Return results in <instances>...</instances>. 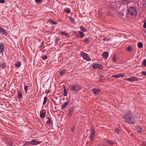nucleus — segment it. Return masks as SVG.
I'll return each mask as SVG.
<instances>
[{"label": "nucleus", "instance_id": "f257e3e1", "mask_svg": "<svg viewBox=\"0 0 146 146\" xmlns=\"http://www.w3.org/2000/svg\"><path fill=\"white\" fill-rule=\"evenodd\" d=\"M123 118L126 122L129 123H133L135 121V115L130 111H129L125 114Z\"/></svg>", "mask_w": 146, "mask_h": 146}, {"label": "nucleus", "instance_id": "f03ea898", "mask_svg": "<svg viewBox=\"0 0 146 146\" xmlns=\"http://www.w3.org/2000/svg\"><path fill=\"white\" fill-rule=\"evenodd\" d=\"M128 12L130 15H135L137 13L136 8L134 7H131L129 8L128 9Z\"/></svg>", "mask_w": 146, "mask_h": 146}, {"label": "nucleus", "instance_id": "7ed1b4c3", "mask_svg": "<svg viewBox=\"0 0 146 146\" xmlns=\"http://www.w3.org/2000/svg\"><path fill=\"white\" fill-rule=\"evenodd\" d=\"M81 89V87L77 84H75L71 86L70 90L72 91H76Z\"/></svg>", "mask_w": 146, "mask_h": 146}, {"label": "nucleus", "instance_id": "20e7f679", "mask_svg": "<svg viewBox=\"0 0 146 146\" xmlns=\"http://www.w3.org/2000/svg\"><path fill=\"white\" fill-rule=\"evenodd\" d=\"M81 54L84 59L88 61L90 60V58L87 54L84 52H82L81 53Z\"/></svg>", "mask_w": 146, "mask_h": 146}, {"label": "nucleus", "instance_id": "39448f33", "mask_svg": "<svg viewBox=\"0 0 146 146\" xmlns=\"http://www.w3.org/2000/svg\"><path fill=\"white\" fill-rule=\"evenodd\" d=\"M32 145H38L41 143L40 141H37L35 139H33L31 141Z\"/></svg>", "mask_w": 146, "mask_h": 146}, {"label": "nucleus", "instance_id": "423d86ee", "mask_svg": "<svg viewBox=\"0 0 146 146\" xmlns=\"http://www.w3.org/2000/svg\"><path fill=\"white\" fill-rule=\"evenodd\" d=\"M93 67L94 68H99V69H102L103 68L102 66L98 64H94Z\"/></svg>", "mask_w": 146, "mask_h": 146}, {"label": "nucleus", "instance_id": "0eeeda50", "mask_svg": "<svg viewBox=\"0 0 146 146\" xmlns=\"http://www.w3.org/2000/svg\"><path fill=\"white\" fill-rule=\"evenodd\" d=\"M125 76V75L123 74H120L117 75H114L112 76L113 78H119L120 77H124Z\"/></svg>", "mask_w": 146, "mask_h": 146}, {"label": "nucleus", "instance_id": "6e6552de", "mask_svg": "<svg viewBox=\"0 0 146 146\" xmlns=\"http://www.w3.org/2000/svg\"><path fill=\"white\" fill-rule=\"evenodd\" d=\"M127 80L129 81H134L138 80L137 78L135 77H131L130 78L127 79Z\"/></svg>", "mask_w": 146, "mask_h": 146}, {"label": "nucleus", "instance_id": "1a4fd4ad", "mask_svg": "<svg viewBox=\"0 0 146 146\" xmlns=\"http://www.w3.org/2000/svg\"><path fill=\"white\" fill-rule=\"evenodd\" d=\"M5 142L7 145H8L10 146H12L13 145V142L11 141L10 139L6 140Z\"/></svg>", "mask_w": 146, "mask_h": 146}, {"label": "nucleus", "instance_id": "9d476101", "mask_svg": "<svg viewBox=\"0 0 146 146\" xmlns=\"http://www.w3.org/2000/svg\"><path fill=\"white\" fill-rule=\"evenodd\" d=\"M92 91L95 94H98L100 91V90L98 89H93Z\"/></svg>", "mask_w": 146, "mask_h": 146}, {"label": "nucleus", "instance_id": "9b49d317", "mask_svg": "<svg viewBox=\"0 0 146 146\" xmlns=\"http://www.w3.org/2000/svg\"><path fill=\"white\" fill-rule=\"evenodd\" d=\"M0 33L6 35L7 33L6 31L3 28L0 27Z\"/></svg>", "mask_w": 146, "mask_h": 146}, {"label": "nucleus", "instance_id": "f8f14e48", "mask_svg": "<svg viewBox=\"0 0 146 146\" xmlns=\"http://www.w3.org/2000/svg\"><path fill=\"white\" fill-rule=\"evenodd\" d=\"M109 55L108 53L107 52H105L102 55V57L104 58H107Z\"/></svg>", "mask_w": 146, "mask_h": 146}, {"label": "nucleus", "instance_id": "ddd939ff", "mask_svg": "<svg viewBox=\"0 0 146 146\" xmlns=\"http://www.w3.org/2000/svg\"><path fill=\"white\" fill-rule=\"evenodd\" d=\"M74 110V108L73 107H72L69 109V117H70L71 116L72 114L73 113Z\"/></svg>", "mask_w": 146, "mask_h": 146}, {"label": "nucleus", "instance_id": "4468645a", "mask_svg": "<svg viewBox=\"0 0 146 146\" xmlns=\"http://www.w3.org/2000/svg\"><path fill=\"white\" fill-rule=\"evenodd\" d=\"M69 102L68 101H67L65 103H64L62 106L61 109H63L65 107H66V106H67V105H68Z\"/></svg>", "mask_w": 146, "mask_h": 146}, {"label": "nucleus", "instance_id": "2eb2a0df", "mask_svg": "<svg viewBox=\"0 0 146 146\" xmlns=\"http://www.w3.org/2000/svg\"><path fill=\"white\" fill-rule=\"evenodd\" d=\"M136 128L137 130L140 132H142L143 131L142 128L139 126L137 125L136 127Z\"/></svg>", "mask_w": 146, "mask_h": 146}, {"label": "nucleus", "instance_id": "dca6fc26", "mask_svg": "<svg viewBox=\"0 0 146 146\" xmlns=\"http://www.w3.org/2000/svg\"><path fill=\"white\" fill-rule=\"evenodd\" d=\"M4 46L2 44H0V52H3L4 51Z\"/></svg>", "mask_w": 146, "mask_h": 146}, {"label": "nucleus", "instance_id": "f3484780", "mask_svg": "<svg viewBox=\"0 0 146 146\" xmlns=\"http://www.w3.org/2000/svg\"><path fill=\"white\" fill-rule=\"evenodd\" d=\"M66 72H67L66 70L63 69L60 71V74L61 75H62L65 74Z\"/></svg>", "mask_w": 146, "mask_h": 146}, {"label": "nucleus", "instance_id": "a211bd4d", "mask_svg": "<svg viewBox=\"0 0 146 146\" xmlns=\"http://www.w3.org/2000/svg\"><path fill=\"white\" fill-rule=\"evenodd\" d=\"M45 113L44 112H40V117L42 118H44L45 115Z\"/></svg>", "mask_w": 146, "mask_h": 146}, {"label": "nucleus", "instance_id": "6ab92c4d", "mask_svg": "<svg viewBox=\"0 0 146 146\" xmlns=\"http://www.w3.org/2000/svg\"><path fill=\"white\" fill-rule=\"evenodd\" d=\"M78 33L79 34L80 37L81 38H82L84 36V34L82 32L80 31H79Z\"/></svg>", "mask_w": 146, "mask_h": 146}, {"label": "nucleus", "instance_id": "aec40b11", "mask_svg": "<svg viewBox=\"0 0 146 146\" xmlns=\"http://www.w3.org/2000/svg\"><path fill=\"white\" fill-rule=\"evenodd\" d=\"M119 16L121 18L123 19L124 17V15L122 13L119 12L118 13Z\"/></svg>", "mask_w": 146, "mask_h": 146}, {"label": "nucleus", "instance_id": "412c9836", "mask_svg": "<svg viewBox=\"0 0 146 146\" xmlns=\"http://www.w3.org/2000/svg\"><path fill=\"white\" fill-rule=\"evenodd\" d=\"M0 66L2 68H4L6 66V64L4 62H1L0 64Z\"/></svg>", "mask_w": 146, "mask_h": 146}, {"label": "nucleus", "instance_id": "4be33fe9", "mask_svg": "<svg viewBox=\"0 0 146 146\" xmlns=\"http://www.w3.org/2000/svg\"><path fill=\"white\" fill-rule=\"evenodd\" d=\"M127 50L128 51L131 52L133 51V48L131 46H129L128 47Z\"/></svg>", "mask_w": 146, "mask_h": 146}, {"label": "nucleus", "instance_id": "5701e85b", "mask_svg": "<svg viewBox=\"0 0 146 146\" xmlns=\"http://www.w3.org/2000/svg\"><path fill=\"white\" fill-rule=\"evenodd\" d=\"M143 46V44L141 42H139L138 43V46L139 48H142Z\"/></svg>", "mask_w": 146, "mask_h": 146}, {"label": "nucleus", "instance_id": "b1692460", "mask_svg": "<svg viewBox=\"0 0 146 146\" xmlns=\"http://www.w3.org/2000/svg\"><path fill=\"white\" fill-rule=\"evenodd\" d=\"M21 65V62L19 61H18L17 63H15V66L17 67H20Z\"/></svg>", "mask_w": 146, "mask_h": 146}, {"label": "nucleus", "instance_id": "393cba45", "mask_svg": "<svg viewBox=\"0 0 146 146\" xmlns=\"http://www.w3.org/2000/svg\"><path fill=\"white\" fill-rule=\"evenodd\" d=\"M94 136L95 134H91L90 135V139L91 141H93Z\"/></svg>", "mask_w": 146, "mask_h": 146}, {"label": "nucleus", "instance_id": "a878e982", "mask_svg": "<svg viewBox=\"0 0 146 146\" xmlns=\"http://www.w3.org/2000/svg\"><path fill=\"white\" fill-rule=\"evenodd\" d=\"M18 98L19 99H21L22 97L21 93L20 91H19L18 92Z\"/></svg>", "mask_w": 146, "mask_h": 146}, {"label": "nucleus", "instance_id": "bb28decb", "mask_svg": "<svg viewBox=\"0 0 146 146\" xmlns=\"http://www.w3.org/2000/svg\"><path fill=\"white\" fill-rule=\"evenodd\" d=\"M60 34H61L63 35H65V36H68L69 35L68 33L66 32H60Z\"/></svg>", "mask_w": 146, "mask_h": 146}, {"label": "nucleus", "instance_id": "cd10ccee", "mask_svg": "<svg viewBox=\"0 0 146 146\" xmlns=\"http://www.w3.org/2000/svg\"><path fill=\"white\" fill-rule=\"evenodd\" d=\"M47 100V98L46 97H44V102H43V105H45L46 104Z\"/></svg>", "mask_w": 146, "mask_h": 146}, {"label": "nucleus", "instance_id": "c85d7f7f", "mask_svg": "<svg viewBox=\"0 0 146 146\" xmlns=\"http://www.w3.org/2000/svg\"><path fill=\"white\" fill-rule=\"evenodd\" d=\"M32 145V143L31 141H26L25 143V144L24 145V146L25 145Z\"/></svg>", "mask_w": 146, "mask_h": 146}, {"label": "nucleus", "instance_id": "c756f323", "mask_svg": "<svg viewBox=\"0 0 146 146\" xmlns=\"http://www.w3.org/2000/svg\"><path fill=\"white\" fill-rule=\"evenodd\" d=\"M50 23L52 24H54V25H56L57 23L56 22L54 21L53 20L50 19Z\"/></svg>", "mask_w": 146, "mask_h": 146}, {"label": "nucleus", "instance_id": "7c9ffc66", "mask_svg": "<svg viewBox=\"0 0 146 146\" xmlns=\"http://www.w3.org/2000/svg\"><path fill=\"white\" fill-rule=\"evenodd\" d=\"M113 61L115 62H116L117 61V58L116 55H115L113 56Z\"/></svg>", "mask_w": 146, "mask_h": 146}, {"label": "nucleus", "instance_id": "2f4dec72", "mask_svg": "<svg viewBox=\"0 0 146 146\" xmlns=\"http://www.w3.org/2000/svg\"><path fill=\"white\" fill-rule=\"evenodd\" d=\"M28 86H25V92L26 93H27V90H28Z\"/></svg>", "mask_w": 146, "mask_h": 146}, {"label": "nucleus", "instance_id": "473e14b6", "mask_svg": "<svg viewBox=\"0 0 146 146\" xmlns=\"http://www.w3.org/2000/svg\"><path fill=\"white\" fill-rule=\"evenodd\" d=\"M46 122L47 124H48L50 125L52 123V122L50 119H49Z\"/></svg>", "mask_w": 146, "mask_h": 146}, {"label": "nucleus", "instance_id": "72a5a7b5", "mask_svg": "<svg viewBox=\"0 0 146 146\" xmlns=\"http://www.w3.org/2000/svg\"><path fill=\"white\" fill-rule=\"evenodd\" d=\"M143 2L144 6L146 7V0H143Z\"/></svg>", "mask_w": 146, "mask_h": 146}, {"label": "nucleus", "instance_id": "f704fd0d", "mask_svg": "<svg viewBox=\"0 0 146 146\" xmlns=\"http://www.w3.org/2000/svg\"><path fill=\"white\" fill-rule=\"evenodd\" d=\"M58 38L57 37H55V44H57L58 43Z\"/></svg>", "mask_w": 146, "mask_h": 146}, {"label": "nucleus", "instance_id": "c9c22d12", "mask_svg": "<svg viewBox=\"0 0 146 146\" xmlns=\"http://www.w3.org/2000/svg\"><path fill=\"white\" fill-rule=\"evenodd\" d=\"M120 131V129L119 128H116L115 129V132H116V133H118L119 131Z\"/></svg>", "mask_w": 146, "mask_h": 146}, {"label": "nucleus", "instance_id": "e433bc0d", "mask_svg": "<svg viewBox=\"0 0 146 146\" xmlns=\"http://www.w3.org/2000/svg\"><path fill=\"white\" fill-rule=\"evenodd\" d=\"M68 92L66 90H64V96H66L67 95Z\"/></svg>", "mask_w": 146, "mask_h": 146}, {"label": "nucleus", "instance_id": "4c0bfd02", "mask_svg": "<svg viewBox=\"0 0 146 146\" xmlns=\"http://www.w3.org/2000/svg\"><path fill=\"white\" fill-rule=\"evenodd\" d=\"M143 63L144 65L145 66H146V59H144L143 60Z\"/></svg>", "mask_w": 146, "mask_h": 146}, {"label": "nucleus", "instance_id": "58836bf2", "mask_svg": "<svg viewBox=\"0 0 146 146\" xmlns=\"http://www.w3.org/2000/svg\"><path fill=\"white\" fill-rule=\"evenodd\" d=\"M80 28V29H81V31H84V32L85 31V30L84 27H81Z\"/></svg>", "mask_w": 146, "mask_h": 146}, {"label": "nucleus", "instance_id": "ea45409f", "mask_svg": "<svg viewBox=\"0 0 146 146\" xmlns=\"http://www.w3.org/2000/svg\"><path fill=\"white\" fill-rule=\"evenodd\" d=\"M70 22L72 23H74V20L71 17H70Z\"/></svg>", "mask_w": 146, "mask_h": 146}, {"label": "nucleus", "instance_id": "a19ab883", "mask_svg": "<svg viewBox=\"0 0 146 146\" xmlns=\"http://www.w3.org/2000/svg\"><path fill=\"white\" fill-rule=\"evenodd\" d=\"M108 142L110 145H112L113 144V143L111 141H110V140H109V141H108Z\"/></svg>", "mask_w": 146, "mask_h": 146}, {"label": "nucleus", "instance_id": "79ce46f5", "mask_svg": "<svg viewBox=\"0 0 146 146\" xmlns=\"http://www.w3.org/2000/svg\"><path fill=\"white\" fill-rule=\"evenodd\" d=\"M110 38H105L103 39V40L104 41H108V40H109L110 39Z\"/></svg>", "mask_w": 146, "mask_h": 146}, {"label": "nucleus", "instance_id": "37998d69", "mask_svg": "<svg viewBox=\"0 0 146 146\" xmlns=\"http://www.w3.org/2000/svg\"><path fill=\"white\" fill-rule=\"evenodd\" d=\"M42 57L43 59H46L47 58V56L46 55H44V56H42Z\"/></svg>", "mask_w": 146, "mask_h": 146}, {"label": "nucleus", "instance_id": "c03bdc74", "mask_svg": "<svg viewBox=\"0 0 146 146\" xmlns=\"http://www.w3.org/2000/svg\"><path fill=\"white\" fill-rule=\"evenodd\" d=\"M65 11L67 13H70V9H66V10Z\"/></svg>", "mask_w": 146, "mask_h": 146}, {"label": "nucleus", "instance_id": "a18cd8bd", "mask_svg": "<svg viewBox=\"0 0 146 146\" xmlns=\"http://www.w3.org/2000/svg\"><path fill=\"white\" fill-rule=\"evenodd\" d=\"M40 47H44V43H43V42H42L41 43V44L40 45Z\"/></svg>", "mask_w": 146, "mask_h": 146}, {"label": "nucleus", "instance_id": "49530a36", "mask_svg": "<svg viewBox=\"0 0 146 146\" xmlns=\"http://www.w3.org/2000/svg\"><path fill=\"white\" fill-rule=\"evenodd\" d=\"M75 127L73 126L71 129V131L72 132H73L74 131V129H75Z\"/></svg>", "mask_w": 146, "mask_h": 146}, {"label": "nucleus", "instance_id": "de8ad7c7", "mask_svg": "<svg viewBox=\"0 0 146 146\" xmlns=\"http://www.w3.org/2000/svg\"><path fill=\"white\" fill-rule=\"evenodd\" d=\"M5 2V0H0V3H3Z\"/></svg>", "mask_w": 146, "mask_h": 146}, {"label": "nucleus", "instance_id": "09e8293b", "mask_svg": "<svg viewBox=\"0 0 146 146\" xmlns=\"http://www.w3.org/2000/svg\"><path fill=\"white\" fill-rule=\"evenodd\" d=\"M143 27L146 29V22H145L144 24V25H143Z\"/></svg>", "mask_w": 146, "mask_h": 146}, {"label": "nucleus", "instance_id": "8fccbe9b", "mask_svg": "<svg viewBox=\"0 0 146 146\" xmlns=\"http://www.w3.org/2000/svg\"><path fill=\"white\" fill-rule=\"evenodd\" d=\"M84 41L86 42H87L88 41V39L87 38H85L84 39Z\"/></svg>", "mask_w": 146, "mask_h": 146}, {"label": "nucleus", "instance_id": "3c124183", "mask_svg": "<svg viewBox=\"0 0 146 146\" xmlns=\"http://www.w3.org/2000/svg\"><path fill=\"white\" fill-rule=\"evenodd\" d=\"M142 73L144 75L146 76V72L143 71Z\"/></svg>", "mask_w": 146, "mask_h": 146}, {"label": "nucleus", "instance_id": "603ef678", "mask_svg": "<svg viewBox=\"0 0 146 146\" xmlns=\"http://www.w3.org/2000/svg\"><path fill=\"white\" fill-rule=\"evenodd\" d=\"M49 92V90H46L45 91V93L46 94H48Z\"/></svg>", "mask_w": 146, "mask_h": 146}, {"label": "nucleus", "instance_id": "864d4df0", "mask_svg": "<svg viewBox=\"0 0 146 146\" xmlns=\"http://www.w3.org/2000/svg\"><path fill=\"white\" fill-rule=\"evenodd\" d=\"M95 132V130H92L91 134H94Z\"/></svg>", "mask_w": 146, "mask_h": 146}, {"label": "nucleus", "instance_id": "5fc2aeb1", "mask_svg": "<svg viewBox=\"0 0 146 146\" xmlns=\"http://www.w3.org/2000/svg\"><path fill=\"white\" fill-rule=\"evenodd\" d=\"M35 1L37 3H39L41 1V0H35Z\"/></svg>", "mask_w": 146, "mask_h": 146}, {"label": "nucleus", "instance_id": "6e6d98bb", "mask_svg": "<svg viewBox=\"0 0 146 146\" xmlns=\"http://www.w3.org/2000/svg\"><path fill=\"white\" fill-rule=\"evenodd\" d=\"M99 14L100 15H102V13H101V11L100 10H99Z\"/></svg>", "mask_w": 146, "mask_h": 146}, {"label": "nucleus", "instance_id": "4d7b16f0", "mask_svg": "<svg viewBox=\"0 0 146 146\" xmlns=\"http://www.w3.org/2000/svg\"><path fill=\"white\" fill-rule=\"evenodd\" d=\"M63 88H64V90H66V87L64 86L63 87Z\"/></svg>", "mask_w": 146, "mask_h": 146}, {"label": "nucleus", "instance_id": "13d9d810", "mask_svg": "<svg viewBox=\"0 0 146 146\" xmlns=\"http://www.w3.org/2000/svg\"><path fill=\"white\" fill-rule=\"evenodd\" d=\"M102 80V79L101 77H100V81H101V80Z\"/></svg>", "mask_w": 146, "mask_h": 146}, {"label": "nucleus", "instance_id": "bf43d9fd", "mask_svg": "<svg viewBox=\"0 0 146 146\" xmlns=\"http://www.w3.org/2000/svg\"><path fill=\"white\" fill-rule=\"evenodd\" d=\"M92 130H95V129L94 128H92Z\"/></svg>", "mask_w": 146, "mask_h": 146}, {"label": "nucleus", "instance_id": "052dcab7", "mask_svg": "<svg viewBox=\"0 0 146 146\" xmlns=\"http://www.w3.org/2000/svg\"><path fill=\"white\" fill-rule=\"evenodd\" d=\"M114 5V4L113 3V4H112V5Z\"/></svg>", "mask_w": 146, "mask_h": 146}, {"label": "nucleus", "instance_id": "680f3d73", "mask_svg": "<svg viewBox=\"0 0 146 146\" xmlns=\"http://www.w3.org/2000/svg\"><path fill=\"white\" fill-rule=\"evenodd\" d=\"M145 146H146V143H145Z\"/></svg>", "mask_w": 146, "mask_h": 146}]
</instances>
